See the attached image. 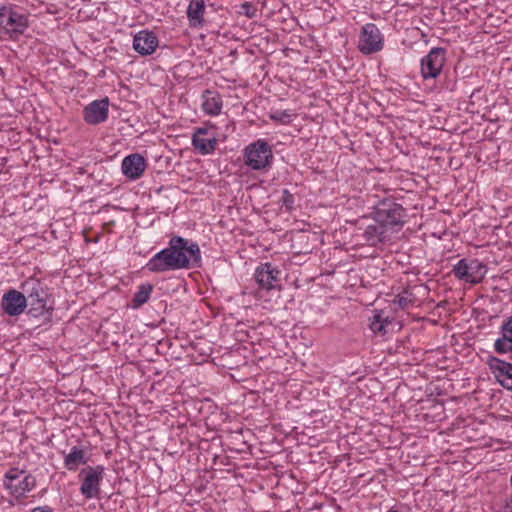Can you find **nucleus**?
Segmentation results:
<instances>
[{
  "label": "nucleus",
  "mask_w": 512,
  "mask_h": 512,
  "mask_svg": "<svg viewBox=\"0 0 512 512\" xmlns=\"http://www.w3.org/2000/svg\"><path fill=\"white\" fill-rule=\"evenodd\" d=\"M23 293L26 296L28 315L41 318L43 323L52 320L53 307L48 306V289L39 279L29 278L22 283Z\"/></svg>",
  "instance_id": "obj_3"
},
{
  "label": "nucleus",
  "mask_w": 512,
  "mask_h": 512,
  "mask_svg": "<svg viewBox=\"0 0 512 512\" xmlns=\"http://www.w3.org/2000/svg\"><path fill=\"white\" fill-rule=\"evenodd\" d=\"M454 276L459 279L467 282L468 279V260L461 259L458 263L453 267Z\"/></svg>",
  "instance_id": "obj_25"
},
{
  "label": "nucleus",
  "mask_w": 512,
  "mask_h": 512,
  "mask_svg": "<svg viewBox=\"0 0 512 512\" xmlns=\"http://www.w3.org/2000/svg\"><path fill=\"white\" fill-rule=\"evenodd\" d=\"M36 485V479L31 474H26L23 470L11 468L4 476V486L16 498L23 497L31 491Z\"/></svg>",
  "instance_id": "obj_8"
},
{
  "label": "nucleus",
  "mask_w": 512,
  "mask_h": 512,
  "mask_svg": "<svg viewBox=\"0 0 512 512\" xmlns=\"http://www.w3.org/2000/svg\"><path fill=\"white\" fill-rule=\"evenodd\" d=\"M205 12L204 0H191L187 8L189 25L193 28H201L204 24L203 15Z\"/></svg>",
  "instance_id": "obj_20"
},
{
  "label": "nucleus",
  "mask_w": 512,
  "mask_h": 512,
  "mask_svg": "<svg viewBox=\"0 0 512 512\" xmlns=\"http://www.w3.org/2000/svg\"><path fill=\"white\" fill-rule=\"evenodd\" d=\"M26 307V296L22 292L10 289L2 296L1 308L9 316H18L22 314Z\"/></svg>",
  "instance_id": "obj_14"
},
{
  "label": "nucleus",
  "mask_w": 512,
  "mask_h": 512,
  "mask_svg": "<svg viewBox=\"0 0 512 512\" xmlns=\"http://www.w3.org/2000/svg\"><path fill=\"white\" fill-rule=\"evenodd\" d=\"M239 13L252 19L257 16V8L251 2H244L240 5Z\"/></svg>",
  "instance_id": "obj_29"
},
{
  "label": "nucleus",
  "mask_w": 512,
  "mask_h": 512,
  "mask_svg": "<svg viewBox=\"0 0 512 512\" xmlns=\"http://www.w3.org/2000/svg\"><path fill=\"white\" fill-rule=\"evenodd\" d=\"M272 161L273 152L265 140L259 139L244 149V163L252 170H265Z\"/></svg>",
  "instance_id": "obj_6"
},
{
  "label": "nucleus",
  "mask_w": 512,
  "mask_h": 512,
  "mask_svg": "<svg viewBox=\"0 0 512 512\" xmlns=\"http://www.w3.org/2000/svg\"><path fill=\"white\" fill-rule=\"evenodd\" d=\"M30 14L14 4L0 5V40L18 41L30 27Z\"/></svg>",
  "instance_id": "obj_2"
},
{
  "label": "nucleus",
  "mask_w": 512,
  "mask_h": 512,
  "mask_svg": "<svg viewBox=\"0 0 512 512\" xmlns=\"http://www.w3.org/2000/svg\"><path fill=\"white\" fill-rule=\"evenodd\" d=\"M202 110L205 114L210 116H217L221 113L223 101L221 95L209 89L202 93Z\"/></svg>",
  "instance_id": "obj_19"
},
{
  "label": "nucleus",
  "mask_w": 512,
  "mask_h": 512,
  "mask_svg": "<svg viewBox=\"0 0 512 512\" xmlns=\"http://www.w3.org/2000/svg\"><path fill=\"white\" fill-rule=\"evenodd\" d=\"M337 38H339L340 41L343 42V36H342V34L340 32H339V36Z\"/></svg>",
  "instance_id": "obj_34"
},
{
  "label": "nucleus",
  "mask_w": 512,
  "mask_h": 512,
  "mask_svg": "<svg viewBox=\"0 0 512 512\" xmlns=\"http://www.w3.org/2000/svg\"><path fill=\"white\" fill-rule=\"evenodd\" d=\"M146 168V161L140 154H130L122 160V173L131 180L140 178Z\"/></svg>",
  "instance_id": "obj_17"
},
{
  "label": "nucleus",
  "mask_w": 512,
  "mask_h": 512,
  "mask_svg": "<svg viewBox=\"0 0 512 512\" xmlns=\"http://www.w3.org/2000/svg\"><path fill=\"white\" fill-rule=\"evenodd\" d=\"M322 10H324L323 15H322V19H324V20L327 19L329 21L335 20V13H334V11L332 9H326V8L324 9L322 7Z\"/></svg>",
  "instance_id": "obj_30"
},
{
  "label": "nucleus",
  "mask_w": 512,
  "mask_h": 512,
  "mask_svg": "<svg viewBox=\"0 0 512 512\" xmlns=\"http://www.w3.org/2000/svg\"><path fill=\"white\" fill-rule=\"evenodd\" d=\"M392 324L388 317H383L381 313L373 316L370 328L374 333L385 335L388 333V327Z\"/></svg>",
  "instance_id": "obj_24"
},
{
  "label": "nucleus",
  "mask_w": 512,
  "mask_h": 512,
  "mask_svg": "<svg viewBox=\"0 0 512 512\" xmlns=\"http://www.w3.org/2000/svg\"><path fill=\"white\" fill-rule=\"evenodd\" d=\"M487 364L496 381L505 389L512 391V363L489 356Z\"/></svg>",
  "instance_id": "obj_13"
},
{
  "label": "nucleus",
  "mask_w": 512,
  "mask_h": 512,
  "mask_svg": "<svg viewBox=\"0 0 512 512\" xmlns=\"http://www.w3.org/2000/svg\"><path fill=\"white\" fill-rule=\"evenodd\" d=\"M158 42L154 32L142 30L133 38V49L142 56L150 55L156 50Z\"/></svg>",
  "instance_id": "obj_16"
},
{
  "label": "nucleus",
  "mask_w": 512,
  "mask_h": 512,
  "mask_svg": "<svg viewBox=\"0 0 512 512\" xmlns=\"http://www.w3.org/2000/svg\"><path fill=\"white\" fill-rule=\"evenodd\" d=\"M104 474L105 468L102 465L86 466L81 469L78 474L81 481L80 492L86 499L99 497Z\"/></svg>",
  "instance_id": "obj_7"
},
{
  "label": "nucleus",
  "mask_w": 512,
  "mask_h": 512,
  "mask_svg": "<svg viewBox=\"0 0 512 512\" xmlns=\"http://www.w3.org/2000/svg\"><path fill=\"white\" fill-rule=\"evenodd\" d=\"M336 188H338V183L337 182H335V183L333 182L332 183V187H331L332 192H334L336 190Z\"/></svg>",
  "instance_id": "obj_32"
},
{
  "label": "nucleus",
  "mask_w": 512,
  "mask_h": 512,
  "mask_svg": "<svg viewBox=\"0 0 512 512\" xmlns=\"http://www.w3.org/2000/svg\"><path fill=\"white\" fill-rule=\"evenodd\" d=\"M85 450L80 446H73L64 456V467L69 471H76L80 465L87 463Z\"/></svg>",
  "instance_id": "obj_21"
},
{
  "label": "nucleus",
  "mask_w": 512,
  "mask_h": 512,
  "mask_svg": "<svg viewBox=\"0 0 512 512\" xmlns=\"http://www.w3.org/2000/svg\"><path fill=\"white\" fill-rule=\"evenodd\" d=\"M357 236L361 237L364 243L371 247H377L385 243L391 237L385 225L373 215H365L356 221Z\"/></svg>",
  "instance_id": "obj_5"
},
{
  "label": "nucleus",
  "mask_w": 512,
  "mask_h": 512,
  "mask_svg": "<svg viewBox=\"0 0 512 512\" xmlns=\"http://www.w3.org/2000/svg\"><path fill=\"white\" fill-rule=\"evenodd\" d=\"M487 272L486 265L478 259L468 260V279L467 283L478 284L480 283Z\"/></svg>",
  "instance_id": "obj_22"
},
{
  "label": "nucleus",
  "mask_w": 512,
  "mask_h": 512,
  "mask_svg": "<svg viewBox=\"0 0 512 512\" xmlns=\"http://www.w3.org/2000/svg\"><path fill=\"white\" fill-rule=\"evenodd\" d=\"M372 214L382 225H385L390 234L399 231L406 223V210L394 199L387 198L380 201Z\"/></svg>",
  "instance_id": "obj_4"
},
{
  "label": "nucleus",
  "mask_w": 512,
  "mask_h": 512,
  "mask_svg": "<svg viewBox=\"0 0 512 512\" xmlns=\"http://www.w3.org/2000/svg\"><path fill=\"white\" fill-rule=\"evenodd\" d=\"M506 508L512 511V499L509 502H507Z\"/></svg>",
  "instance_id": "obj_33"
},
{
  "label": "nucleus",
  "mask_w": 512,
  "mask_h": 512,
  "mask_svg": "<svg viewBox=\"0 0 512 512\" xmlns=\"http://www.w3.org/2000/svg\"><path fill=\"white\" fill-rule=\"evenodd\" d=\"M446 62V49L434 47L421 59V75L426 79H436Z\"/></svg>",
  "instance_id": "obj_10"
},
{
  "label": "nucleus",
  "mask_w": 512,
  "mask_h": 512,
  "mask_svg": "<svg viewBox=\"0 0 512 512\" xmlns=\"http://www.w3.org/2000/svg\"><path fill=\"white\" fill-rule=\"evenodd\" d=\"M109 114V99L105 97L94 100L83 109V119L87 124L97 125L107 120Z\"/></svg>",
  "instance_id": "obj_12"
},
{
  "label": "nucleus",
  "mask_w": 512,
  "mask_h": 512,
  "mask_svg": "<svg viewBox=\"0 0 512 512\" xmlns=\"http://www.w3.org/2000/svg\"><path fill=\"white\" fill-rule=\"evenodd\" d=\"M260 288L265 290L280 289L281 271L269 262L260 264L254 274Z\"/></svg>",
  "instance_id": "obj_11"
},
{
  "label": "nucleus",
  "mask_w": 512,
  "mask_h": 512,
  "mask_svg": "<svg viewBox=\"0 0 512 512\" xmlns=\"http://www.w3.org/2000/svg\"><path fill=\"white\" fill-rule=\"evenodd\" d=\"M153 291V285L149 283L141 284L135 292L132 299V307L137 309L144 305L150 298Z\"/></svg>",
  "instance_id": "obj_23"
},
{
  "label": "nucleus",
  "mask_w": 512,
  "mask_h": 512,
  "mask_svg": "<svg viewBox=\"0 0 512 512\" xmlns=\"http://www.w3.org/2000/svg\"><path fill=\"white\" fill-rule=\"evenodd\" d=\"M30 512H54V510L49 506H40L33 508Z\"/></svg>",
  "instance_id": "obj_31"
},
{
  "label": "nucleus",
  "mask_w": 512,
  "mask_h": 512,
  "mask_svg": "<svg viewBox=\"0 0 512 512\" xmlns=\"http://www.w3.org/2000/svg\"><path fill=\"white\" fill-rule=\"evenodd\" d=\"M192 145L202 155H208L215 151L217 139L207 127H198L192 135Z\"/></svg>",
  "instance_id": "obj_15"
},
{
  "label": "nucleus",
  "mask_w": 512,
  "mask_h": 512,
  "mask_svg": "<svg viewBox=\"0 0 512 512\" xmlns=\"http://www.w3.org/2000/svg\"><path fill=\"white\" fill-rule=\"evenodd\" d=\"M293 114L288 110H274L270 113V119L281 124L290 123Z\"/></svg>",
  "instance_id": "obj_26"
},
{
  "label": "nucleus",
  "mask_w": 512,
  "mask_h": 512,
  "mask_svg": "<svg viewBox=\"0 0 512 512\" xmlns=\"http://www.w3.org/2000/svg\"><path fill=\"white\" fill-rule=\"evenodd\" d=\"M201 266L202 257L198 243L175 235L170 238L166 248L149 259L145 268L152 273H164Z\"/></svg>",
  "instance_id": "obj_1"
},
{
  "label": "nucleus",
  "mask_w": 512,
  "mask_h": 512,
  "mask_svg": "<svg viewBox=\"0 0 512 512\" xmlns=\"http://www.w3.org/2000/svg\"><path fill=\"white\" fill-rule=\"evenodd\" d=\"M280 202H281L282 207H284L286 211H291L295 207V197L287 189L282 190V196H281Z\"/></svg>",
  "instance_id": "obj_27"
},
{
  "label": "nucleus",
  "mask_w": 512,
  "mask_h": 512,
  "mask_svg": "<svg viewBox=\"0 0 512 512\" xmlns=\"http://www.w3.org/2000/svg\"><path fill=\"white\" fill-rule=\"evenodd\" d=\"M384 38L374 23L365 24L359 35L358 49L364 55L373 54L382 50Z\"/></svg>",
  "instance_id": "obj_9"
},
{
  "label": "nucleus",
  "mask_w": 512,
  "mask_h": 512,
  "mask_svg": "<svg viewBox=\"0 0 512 512\" xmlns=\"http://www.w3.org/2000/svg\"><path fill=\"white\" fill-rule=\"evenodd\" d=\"M410 296L411 294L408 291H404L403 293L396 296L394 299V304H396L401 309H405L412 303Z\"/></svg>",
  "instance_id": "obj_28"
},
{
  "label": "nucleus",
  "mask_w": 512,
  "mask_h": 512,
  "mask_svg": "<svg viewBox=\"0 0 512 512\" xmlns=\"http://www.w3.org/2000/svg\"><path fill=\"white\" fill-rule=\"evenodd\" d=\"M501 337L495 340L494 350L499 354L512 353V315L500 327Z\"/></svg>",
  "instance_id": "obj_18"
}]
</instances>
